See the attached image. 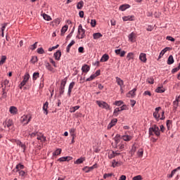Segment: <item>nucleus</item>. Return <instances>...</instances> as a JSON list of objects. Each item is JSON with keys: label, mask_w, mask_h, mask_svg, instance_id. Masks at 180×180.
Returning <instances> with one entry per match:
<instances>
[{"label": "nucleus", "mask_w": 180, "mask_h": 180, "mask_svg": "<svg viewBox=\"0 0 180 180\" xmlns=\"http://www.w3.org/2000/svg\"><path fill=\"white\" fill-rule=\"evenodd\" d=\"M149 136H154L155 134L157 137L161 136V132H160V127L156 124L153 125L152 127H150L148 129Z\"/></svg>", "instance_id": "f257e3e1"}, {"label": "nucleus", "mask_w": 180, "mask_h": 180, "mask_svg": "<svg viewBox=\"0 0 180 180\" xmlns=\"http://www.w3.org/2000/svg\"><path fill=\"white\" fill-rule=\"evenodd\" d=\"M96 104L99 106V108H102V109H105V110H110V105L108 104L105 101H96Z\"/></svg>", "instance_id": "f03ea898"}, {"label": "nucleus", "mask_w": 180, "mask_h": 180, "mask_svg": "<svg viewBox=\"0 0 180 180\" xmlns=\"http://www.w3.org/2000/svg\"><path fill=\"white\" fill-rule=\"evenodd\" d=\"M30 120H32V117L30 115H23L20 119L22 123L25 122L24 124H29V122H30Z\"/></svg>", "instance_id": "7ed1b4c3"}, {"label": "nucleus", "mask_w": 180, "mask_h": 180, "mask_svg": "<svg viewBox=\"0 0 180 180\" xmlns=\"http://www.w3.org/2000/svg\"><path fill=\"white\" fill-rule=\"evenodd\" d=\"M160 110H161V107H157L155 109V112H153V117H155V120H157V122L160 121Z\"/></svg>", "instance_id": "20e7f679"}, {"label": "nucleus", "mask_w": 180, "mask_h": 180, "mask_svg": "<svg viewBox=\"0 0 180 180\" xmlns=\"http://www.w3.org/2000/svg\"><path fill=\"white\" fill-rule=\"evenodd\" d=\"M116 123H117V119H112L107 127L108 130H110V129L112 128L113 126H116Z\"/></svg>", "instance_id": "39448f33"}, {"label": "nucleus", "mask_w": 180, "mask_h": 180, "mask_svg": "<svg viewBox=\"0 0 180 180\" xmlns=\"http://www.w3.org/2000/svg\"><path fill=\"white\" fill-rule=\"evenodd\" d=\"M136 91H137V89H136V88L129 91V93L127 94V98H134V96H136Z\"/></svg>", "instance_id": "423d86ee"}, {"label": "nucleus", "mask_w": 180, "mask_h": 180, "mask_svg": "<svg viewBox=\"0 0 180 180\" xmlns=\"http://www.w3.org/2000/svg\"><path fill=\"white\" fill-rule=\"evenodd\" d=\"M91 70V67L89 65H88L87 64H84L82 67V72H84V74H88V72H89V70Z\"/></svg>", "instance_id": "0eeeda50"}, {"label": "nucleus", "mask_w": 180, "mask_h": 180, "mask_svg": "<svg viewBox=\"0 0 180 180\" xmlns=\"http://www.w3.org/2000/svg\"><path fill=\"white\" fill-rule=\"evenodd\" d=\"M53 57L55 60H56L57 61H60L61 58V51L58 50L56 53H54Z\"/></svg>", "instance_id": "6e6552de"}, {"label": "nucleus", "mask_w": 180, "mask_h": 180, "mask_svg": "<svg viewBox=\"0 0 180 180\" xmlns=\"http://www.w3.org/2000/svg\"><path fill=\"white\" fill-rule=\"evenodd\" d=\"M3 125L4 126V127H11L12 126H13V121L11 119H9L8 121H5L3 122Z\"/></svg>", "instance_id": "1a4fd4ad"}, {"label": "nucleus", "mask_w": 180, "mask_h": 180, "mask_svg": "<svg viewBox=\"0 0 180 180\" xmlns=\"http://www.w3.org/2000/svg\"><path fill=\"white\" fill-rule=\"evenodd\" d=\"M139 60L142 61V63H147V55L144 53H141L139 55Z\"/></svg>", "instance_id": "9d476101"}, {"label": "nucleus", "mask_w": 180, "mask_h": 180, "mask_svg": "<svg viewBox=\"0 0 180 180\" xmlns=\"http://www.w3.org/2000/svg\"><path fill=\"white\" fill-rule=\"evenodd\" d=\"M179 106V100L176 98L174 101H173V110L176 112L178 107Z\"/></svg>", "instance_id": "9b49d317"}, {"label": "nucleus", "mask_w": 180, "mask_h": 180, "mask_svg": "<svg viewBox=\"0 0 180 180\" xmlns=\"http://www.w3.org/2000/svg\"><path fill=\"white\" fill-rule=\"evenodd\" d=\"M72 160V157L71 156H66V157H62L58 159V161H60V162H64V161H71Z\"/></svg>", "instance_id": "f8f14e48"}, {"label": "nucleus", "mask_w": 180, "mask_h": 180, "mask_svg": "<svg viewBox=\"0 0 180 180\" xmlns=\"http://www.w3.org/2000/svg\"><path fill=\"white\" fill-rule=\"evenodd\" d=\"M48 109H49V102L46 101L44 103V105H43V110H44V115H49V110Z\"/></svg>", "instance_id": "ddd939ff"}, {"label": "nucleus", "mask_w": 180, "mask_h": 180, "mask_svg": "<svg viewBox=\"0 0 180 180\" xmlns=\"http://www.w3.org/2000/svg\"><path fill=\"white\" fill-rule=\"evenodd\" d=\"M115 52V54H117V56H120L121 57H124V56L126 55V52L124 51H122V49H116Z\"/></svg>", "instance_id": "4468645a"}, {"label": "nucleus", "mask_w": 180, "mask_h": 180, "mask_svg": "<svg viewBox=\"0 0 180 180\" xmlns=\"http://www.w3.org/2000/svg\"><path fill=\"white\" fill-rule=\"evenodd\" d=\"M169 50H171L170 47H166L164 49H162L160 53L158 58H161V57H162V56H164L167 51H169Z\"/></svg>", "instance_id": "2eb2a0df"}, {"label": "nucleus", "mask_w": 180, "mask_h": 180, "mask_svg": "<svg viewBox=\"0 0 180 180\" xmlns=\"http://www.w3.org/2000/svg\"><path fill=\"white\" fill-rule=\"evenodd\" d=\"M130 8L129 4H122L120 6L119 10L121 11L122 12H124L126 9H129Z\"/></svg>", "instance_id": "dca6fc26"}, {"label": "nucleus", "mask_w": 180, "mask_h": 180, "mask_svg": "<svg viewBox=\"0 0 180 180\" xmlns=\"http://www.w3.org/2000/svg\"><path fill=\"white\" fill-rule=\"evenodd\" d=\"M115 79H116V82H117V85H119L120 87H122V86H123V85H124V82H123V80L122 79H120V77H116Z\"/></svg>", "instance_id": "f3484780"}, {"label": "nucleus", "mask_w": 180, "mask_h": 180, "mask_svg": "<svg viewBox=\"0 0 180 180\" xmlns=\"http://www.w3.org/2000/svg\"><path fill=\"white\" fill-rule=\"evenodd\" d=\"M45 67L46 70H48L49 71H51V72L54 71V68L52 67L49 62H45Z\"/></svg>", "instance_id": "a211bd4d"}, {"label": "nucleus", "mask_w": 180, "mask_h": 180, "mask_svg": "<svg viewBox=\"0 0 180 180\" xmlns=\"http://www.w3.org/2000/svg\"><path fill=\"white\" fill-rule=\"evenodd\" d=\"M9 112L11 115H16L18 113V108L15 106H11L10 107Z\"/></svg>", "instance_id": "6ab92c4d"}, {"label": "nucleus", "mask_w": 180, "mask_h": 180, "mask_svg": "<svg viewBox=\"0 0 180 180\" xmlns=\"http://www.w3.org/2000/svg\"><path fill=\"white\" fill-rule=\"evenodd\" d=\"M95 168V165H93L91 167H88L86 166L83 168V171H84V172H91V171H92V169H94Z\"/></svg>", "instance_id": "aec40b11"}, {"label": "nucleus", "mask_w": 180, "mask_h": 180, "mask_svg": "<svg viewBox=\"0 0 180 180\" xmlns=\"http://www.w3.org/2000/svg\"><path fill=\"white\" fill-rule=\"evenodd\" d=\"M133 18H134V15L124 16L122 18V20H124V22H127V20L133 21L134 20Z\"/></svg>", "instance_id": "412c9836"}, {"label": "nucleus", "mask_w": 180, "mask_h": 180, "mask_svg": "<svg viewBox=\"0 0 180 180\" xmlns=\"http://www.w3.org/2000/svg\"><path fill=\"white\" fill-rule=\"evenodd\" d=\"M84 161H85V158H79L77 160H76L74 162V164H76L77 165H79V164H82V162H84Z\"/></svg>", "instance_id": "4be33fe9"}, {"label": "nucleus", "mask_w": 180, "mask_h": 180, "mask_svg": "<svg viewBox=\"0 0 180 180\" xmlns=\"http://www.w3.org/2000/svg\"><path fill=\"white\" fill-rule=\"evenodd\" d=\"M108 60H109V55H108L106 53L103 55V56L101 58V63H106V61H108Z\"/></svg>", "instance_id": "5701e85b"}, {"label": "nucleus", "mask_w": 180, "mask_h": 180, "mask_svg": "<svg viewBox=\"0 0 180 180\" xmlns=\"http://www.w3.org/2000/svg\"><path fill=\"white\" fill-rule=\"evenodd\" d=\"M74 44H75V41L72 40L71 42L68 45V46L66 47V51L67 53H69L71 47H72V46H74Z\"/></svg>", "instance_id": "b1692460"}, {"label": "nucleus", "mask_w": 180, "mask_h": 180, "mask_svg": "<svg viewBox=\"0 0 180 180\" xmlns=\"http://www.w3.org/2000/svg\"><path fill=\"white\" fill-rule=\"evenodd\" d=\"M67 30H68V26L67 25H65L62 27V29L60 30L61 36H64V34H65V32H67Z\"/></svg>", "instance_id": "393cba45"}, {"label": "nucleus", "mask_w": 180, "mask_h": 180, "mask_svg": "<svg viewBox=\"0 0 180 180\" xmlns=\"http://www.w3.org/2000/svg\"><path fill=\"white\" fill-rule=\"evenodd\" d=\"M119 112H122L120 107L117 108L114 110L113 116H115V117H117V116H119Z\"/></svg>", "instance_id": "a878e982"}, {"label": "nucleus", "mask_w": 180, "mask_h": 180, "mask_svg": "<svg viewBox=\"0 0 180 180\" xmlns=\"http://www.w3.org/2000/svg\"><path fill=\"white\" fill-rule=\"evenodd\" d=\"M38 140H40L41 141H46V136L43 135L42 134H37V138Z\"/></svg>", "instance_id": "bb28decb"}, {"label": "nucleus", "mask_w": 180, "mask_h": 180, "mask_svg": "<svg viewBox=\"0 0 180 180\" xmlns=\"http://www.w3.org/2000/svg\"><path fill=\"white\" fill-rule=\"evenodd\" d=\"M102 36L103 35L101 34V32H96V33L93 34V38L94 39V40L101 39V37H102Z\"/></svg>", "instance_id": "cd10ccee"}, {"label": "nucleus", "mask_w": 180, "mask_h": 180, "mask_svg": "<svg viewBox=\"0 0 180 180\" xmlns=\"http://www.w3.org/2000/svg\"><path fill=\"white\" fill-rule=\"evenodd\" d=\"M174 56L172 55H170L167 60V64L168 65H171L172 64H174Z\"/></svg>", "instance_id": "c85d7f7f"}, {"label": "nucleus", "mask_w": 180, "mask_h": 180, "mask_svg": "<svg viewBox=\"0 0 180 180\" xmlns=\"http://www.w3.org/2000/svg\"><path fill=\"white\" fill-rule=\"evenodd\" d=\"M128 39L129 40V41H134L133 39H136V34L134 32H131L129 36H128Z\"/></svg>", "instance_id": "c756f323"}, {"label": "nucleus", "mask_w": 180, "mask_h": 180, "mask_svg": "<svg viewBox=\"0 0 180 180\" xmlns=\"http://www.w3.org/2000/svg\"><path fill=\"white\" fill-rule=\"evenodd\" d=\"M121 164L119 162H116V160H113L112 162V168H116V167H120Z\"/></svg>", "instance_id": "7c9ffc66"}, {"label": "nucleus", "mask_w": 180, "mask_h": 180, "mask_svg": "<svg viewBox=\"0 0 180 180\" xmlns=\"http://www.w3.org/2000/svg\"><path fill=\"white\" fill-rule=\"evenodd\" d=\"M166 126L167 127V130H170L171 127L172 126V120H167V122H166Z\"/></svg>", "instance_id": "2f4dec72"}, {"label": "nucleus", "mask_w": 180, "mask_h": 180, "mask_svg": "<svg viewBox=\"0 0 180 180\" xmlns=\"http://www.w3.org/2000/svg\"><path fill=\"white\" fill-rule=\"evenodd\" d=\"M39 77H40V73H39V72L33 73V75H32L33 81H36L37 79V78H39Z\"/></svg>", "instance_id": "473e14b6"}, {"label": "nucleus", "mask_w": 180, "mask_h": 180, "mask_svg": "<svg viewBox=\"0 0 180 180\" xmlns=\"http://www.w3.org/2000/svg\"><path fill=\"white\" fill-rule=\"evenodd\" d=\"M122 138L124 140V141H130V140H131L132 139L131 136L129 135H124L122 136Z\"/></svg>", "instance_id": "72a5a7b5"}, {"label": "nucleus", "mask_w": 180, "mask_h": 180, "mask_svg": "<svg viewBox=\"0 0 180 180\" xmlns=\"http://www.w3.org/2000/svg\"><path fill=\"white\" fill-rule=\"evenodd\" d=\"M155 92L158 94H164V92H165V89L161 86H159L155 89Z\"/></svg>", "instance_id": "f704fd0d"}, {"label": "nucleus", "mask_w": 180, "mask_h": 180, "mask_svg": "<svg viewBox=\"0 0 180 180\" xmlns=\"http://www.w3.org/2000/svg\"><path fill=\"white\" fill-rule=\"evenodd\" d=\"M85 36H86L85 34V30H84V32H81V34H79L77 33V39H84L85 37Z\"/></svg>", "instance_id": "c9c22d12"}, {"label": "nucleus", "mask_w": 180, "mask_h": 180, "mask_svg": "<svg viewBox=\"0 0 180 180\" xmlns=\"http://www.w3.org/2000/svg\"><path fill=\"white\" fill-rule=\"evenodd\" d=\"M84 8V1H80L77 4V9H82Z\"/></svg>", "instance_id": "e433bc0d"}, {"label": "nucleus", "mask_w": 180, "mask_h": 180, "mask_svg": "<svg viewBox=\"0 0 180 180\" xmlns=\"http://www.w3.org/2000/svg\"><path fill=\"white\" fill-rule=\"evenodd\" d=\"M61 148H58L56 149L53 153V156L56 157V155H60L61 154Z\"/></svg>", "instance_id": "4c0bfd02"}, {"label": "nucleus", "mask_w": 180, "mask_h": 180, "mask_svg": "<svg viewBox=\"0 0 180 180\" xmlns=\"http://www.w3.org/2000/svg\"><path fill=\"white\" fill-rule=\"evenodd\" d=\"M79 109V105H76L70 109V113H75L76 110H78Z\"/></svg>", "instance_id": "58836bf2"}, {"label": "nucleus", "mask_w": 180, "mask_h": 180, "mask_svg": "<svg viewBox=\"0 0 180 180\" xmlns=\"http://www.w3.org/2000/svg\"><path fill=\"white\" fill-rule=\"evenodd\" d=\"M122 139H114L115 141V148H117V146L122 143Z\"/></svg>", "instance_id": "ea45409f"}, {"label": "nucleus", "mask_w": 180, "mask_h": 180, "mask_svg": "<svg viewBox=\"0 0 180 180\" xmlns=\"http://www.w3.org/2000/svg\"><path fill=\"white\" fill-rule=\"evenodd\" d=\"M5 61H6V56H2L0 60V66L4 65V64H5Z\"/></svg>", "instance_id": "a19ab883"}, {"label": "nucleus", "mask_w": 180, "mask_h": 180, "mask_svg": "<svg viewBox=\"0 0 180 180\" xmlns=\"http://www.w3.org/2000/svg\"><path fill=\"white\" fill-rule=\"evenodd\" d=\"M67 77H65L61 80L60 86L65 88V85H67Z\"/></svg>", "instance_id": "79ce46f5"}, {"label": "nucleus", "mask_w": 180, "mask_h": 180, "mask_svg": "<svg viewBox=\"0 0 180 180\" xmlns=\"http://www.w3.org/2000/svg\"><path fill=\"white\" fill-rule=\"evenodd\" d=\"M65 91V87H63V86H60V88H59L60 96H61L62 95H64Z\"/></svg>", "instance_id": "37998d69"}, {"label": "nucleus", "mask_w": 180, "mask_h": 180, "mask_svg": "<svg viewBox=\"0 0 180 180\" xmlns=\"http://www.w3.org/2000/svg\"><path fill=\"white\" fill-rule=\"evenodd\" d=\"M43 18L44 20H47L48 22H50V20H51V17L46 13L43 14Z\"/></svg>", "instance_id": "c03bdc74"}, {"label": "nucleus", "mask_w": 180, "mask_h": 180, "mask_svg": "<svg viewBox=\"0 0 180 180\" xmlns=\"http://www.w3.org/2000/svg\"><path fill=\"white\" fill-rule=\"evenodd\" d=\"M30 78V75L29 74V72H26L25 75H24L23 80L27 82Z\"/></svg>", "instance_id": "a18cd8bd"}, {"label": "nucleus", "mask_w": 180, "mask_h": 180, "mask_svg": "<svg viewBox=\"0 0 180 180\" xmlns=\"http://www.w3.org/2000/svg\"><path fill=\"white\" fill-rule=\"evenodd\" d=\"M84 30H85L84 28H82V25L79 24V25L78 27V31H77L78 34H81V32H83V33H84Z\"/></svg>", "instance_id": "49530a36"}, {"label": "nucleus", "mask_w": 180, "mask_h": 180, "mask_svg": "<svg viewBox=\"0 0 180 180\" xmlns=\"http://www.w3.org/2000/svg\"><path fill=\"white\" fill-rule=\"evenodd\" d=\"M133 56H134V54L131 52H129L127 53V58L128 61H130V60L133 59Z\"/></svg>", "instance_id": "de8ad7c7"}, {"label": "nucleus", "mask_w": 180, "mask_h": 180, "mask_svg": "<svg viewBox=\"0 0 180 180\" xmlns=\"http://www.w3.org/2000/svg\"><path fill=\"white\" fill-rule=\"evenodd\" d=\"M143 153H144V150H143V148L139 149L137 152L138 157H143Z\"/></svg>", "instance_id": "09e8293b"}, {"label": "nucleus", "mask_w": 180, "mask_h": 180, "mask_svg": "<svg viewBox=\"0 0 180 180\" xmlns=\"http://www.w3.org/2000/svg\"><path fill=\"white\" fill-rule=\"evenodd\" d=\"M116 157V155H115V151L112 150L111 153L108 154V158L110 160H112V158H115Z\"/></svg>", "instance_id": "8fccbe9b"}, {"label": "nucleus", "mask_w": 180, "mask_h": 180, "mask_svg": "<svg viewBox=\"0 0 180 180\" xmlns=\"http://www.w3.org/2000/svg\"><path fill=\"white\" fill-rule=\"evenodd\" d=\"M16 172H19L20 176H25V175L26 174V172H25V171L20 169L16 170Z\"/></svg>", "instance_id": "3c124183"}, {"label": "nucleus", "mask_w": 180, "mask_h": 180, "mask_svg": "<svg viewBox=\"0 0 180 180\" xmlns=\"http://www.w3.org/2000/svg\"><path fill=\"white\" fill-rule=\"evenodd\" d=\"M15 168H16L17 171H18V169H25V165H23L19 163V164H18V165H16Z\"/></svg>", "instance_id": "603ef678"}, {"label": "nucleus", "mask_w": 180, "mask_h": 180, "mask_svg": "<svg viewBox=\"0 0 180 180\" xmlns=\"http://www.w3.org/2000/svg\"><path fill=\"white\" fill-rule=\"evenodd\" d=\"M114 105H115V106H122V105H123V101H116Z\"/></svg>", "instance_id": "864d4df0"}, {"label": "nucleus", "mask_w": 180, "mask_h": 180, "mask_svg": "<svg viewBox=\"0 0 180 180\" xmlns=\"http://www.w3.org/2000/svg\"><path fill=\"white\" fill-rule=\"evenodd\" d=\"M118 148L120 150H123V148H124V142L121 141V143L117 146V148Z\"/></svg>", "instance_id": "5fc2aeb1"}, {"label": "nucleus", "mask_w": 180, "mask_h": 180, "mask_svg": "<svg viewBox=\"0 0 180 180\" xmlns=\"http://www.w3.org/2000/svg\"><path fill=\"white\" fill-rule=\"evenodd\" d=\"M146 82H148V84H154V79L153 77H149L146 79Z\"/></svg>", "instance_id": "6e6d98bb"}, {"label": "nucleus", "mask_w": 180, "mask_h": 180, "mask_svg": "<svg viewBox=\"0 0 180 180\" xmlns=\"http://www.w3.org/2000/svg\"><path fill=\"white\" fill-rule=\"evenodd\" d=\"M96 77V76L93 74L91 75L89 77H88L86 81L89 82V81H93V79H95Z\"/></svg>", "instance_id": "4d7b16f0"}, {"label": "nucleus", "mask_w": 180, "mask_h": 180, "mask_svg": "<svg viewBox=\"0 0 180 180\" xmlns=\"http://www.w3.org/2000/svg\"><path fill=\"white\" fill-rule=\"evenodd\" d=\"M38 54H44V49L42 47L37 49Z\"/></svg>", "instance_id": "13d9d810"}, {"label": "nucleus", "mask_w": 180, "mask_h": 180, "mask_svg": "<svg viewBox=\"0 0 180 180\" xmlns=\"http://www.w3.org/2000/svg\"><path fill=\"white\" fill-rule=\"evenodd\" d=\"M70 133L71 136H75V128L70 129Z\"/></svg>", "instance_id": "bf43d9fd"}, {"label": "nucleus", "mask_w": 180, "mask_h": 180, "mask_svg": "<svg viewBox=\"0 0 180 180\" xmlns=\"http://www.w3.org/2000/svg\"><path fill=\"white\" fill-rule=\"evenodd\" d=\"M37 49V42H35L34 44L31 45L30 50H36Z\"/></svg>", "instance_id": "052dcab7"}, {"label": "nucleus", "mask_w": 180, "mask_h": 180, "mask_svg": "<svg viewBox=\"0 0 180 180\" xmlns=\"http://www.w3.org/2000/svg\"><path fill=\"white\" fill-rule=\"evenodd\" d=\"M110 176H113V174L112 173H108V174H103L104 179H106V178H109Z\"/></svg>", "instance_id": "680f3d73"}, {"label": "nucleus", "mask_w": 180, "mask_h": 180, "mask_svg": "<svg viewBox=\"0 0 180 180\" xmlns=\"http://www.w3.org/2000/svg\"><path fill=\"white\" fill-rule=\"evenodd\" d=\"M31 61L32 64L37 63V56H32Z\"/></svg>", "instance_id": "e2e57ef3"}, {"label": "nucleus", "mask_w": 180, "mask_h": 180, "mask_svg": "<svg viewBox=\"0 0 180 180\" xmlns=\"http://www.w3.org/2000/svg\"><path fill=\"white\" fill-rule=\"evenodd\" d=\"M175 172H176V169H173L171 174L168 175V178H172L175 175Z\"/></svg>", "instance_id": "0e129e2a"}, {"label": "nucleus", "mask_w": 180, "mask_h": 180, "mask_svg": "<svg viewBox=\"0 0 180 180\" xmlns=\"http://www.w3.org/2000/svg\"><path fill=\"white\" fill-rule=\"evenodd\" d=\"M91 27H95V26H96V20H91Z\"/></svg>", "instance_id": "69168bd1"}, {"label": "nucleus", "mask_w": 180, "mask_h": 180, "mask_svg": "<svg viewBox=\"0 0 180 180\" xmlns=\"http://www.w3.org/2000/svg\"><path fill=\"white\" fill-rule=\"evenodd\" d=\"M166 40H169V41H175V39H174V37L171 36H167L166 37Z\"/></svg>", "instance_id": "338daca9"}, {"label": "nucleus", "mask_w": 180, "mask_h": 180, "mask_svg": "<svg viewBox=\"0 0 180 180\" xmlns=\"http://www.w3.org/2000/svg\"><path fill=\"white\" fill-rule=\"evenodd\" d=\"M132 179L133 180H142L143 179L141 178V175H138V176H134Z\"/></svg>", "instance_id": "774afa93"}]
</instances>
